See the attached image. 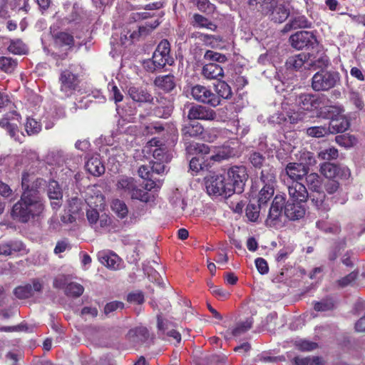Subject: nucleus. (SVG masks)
Instances as JSON below:
<instances>
[{
  "label": "nucleus",
  "mask_w": 365,
  "mask_h": 365,
  "mask_svg": "<svg viewBox=\"0 0 365 365\" xmlns=\"http://www.w3.org/2000/svg\"><path fill=\"white\" fill-rule=\"evenodd\" d=\"M25 249L24 245L19 240H11L0 244V255L8 256Z\"/></svg>",
  "instance_id": "25"
},
{
  "label": "nucleus",
  "mask_w": 365,
  "mask_h": 365,
  "mask_svg": "<svg viewBox=\"0 0 365 365\" xmlns=\"http://www.w3.org/2000/svg\"><path fill=\"white\" fill-rule=\"evenodd\" d=\"M130 196L132 199L139 200L142 202H148L150 199V195L144 189L138 188V185L134 186Z\"/></svg>",
  "instance_id": "55"
},
{
  "label": "nucleus",
  "mask_w": 365,
  "mask_h": 365,
  "mask_svg": "<svg viewBox=\"0 0 365 365\" xmlns=\"http://www.w3.org/2000/svg\"><path fill=\"white\" fill-rule=\"evenodd\" d=\"M65 116V110L64 108L57 104L54 103L53 105H51L49 107V110L46 109V115L44 118L48 120V122L46 123L45 128L46 129H50L53 127V123L51 121V119H58L61 118H63Z\"/></svg>",
  "instance_id": "24"
},
{
  "label": "nucleus",
  "mask_w": 365,
  "mask_h": 365,
  "mask_svg": "<svg viewBox=\"0 0 365 365\" xmlns=\"http://www.w3.org/2000/svg\"><path fill=\"white\" fill-rule=\"evenodd\" d=\"M202 74L208 80L218 79L219 78L223 77L224 71L220 65L210 63L203 66Z\"/></svg>",
  "instance_id": "26"
},
{
  "label": "nucleus",
  "mask_w": 365,
  "mask_h": 365,
  "mask_svg": "<svg viewBox=\"0 0 365 365\" xmlns=\"http://www.w3.org/2000/svg\"><path fill=\"white\" fill-rule=\"evenodd\" d=\"M81 70L79 65H71L68 69L61 73L59 78L60 90L65 97L71 96L76 91L79 83L78 76Z\"/></svg>",
  "instance_id": "7"
},
{
  "label": "nucleus",
  "mask_w": 365,
  "mask_h": 365,
  "mask_svg": "<svg viewBox=\"0 0 365 365\" xmlns=\"http://www.w3.org/2000/svg\"><path fill=\"white\" fill-rule=\"evenodd\" d=\"M289 199L288 201L296 202H304L309 194L306 187L299 182H291L287 184Z\"/></svg>",
  "instance_id": "15"
},
{
  "label": "nucleus",
  "mask_w": 365,
  "mask_h": 365,
  "mask_svg": "<svg viewBox=\"0 0 365 365\" xmlns=\"http://www.w3.org/2000/svg\"><path fill=\"white\" fill-rule=\"evenodd\" d=\"M359 276V271L354 270L346 275L344 277H341L339 280H337L336 283L339 287L344 288L349 285H352L354 281L357 279Z\"/></svg>",
  "instance_id": "53"
},
{
  "label": "nucleus",
  "mask_w": 365,
  "mask_h": 365,
  "mask_svg": "<svg viewBox=\"0 0 365 365\" xmlns=\"http://www.w3.org/2000/svg\"><path fill=\"white\" fill-rule=\"evenodd\" d=\"M308 189L312 192H319V177L317 173H312L306 178Z\"/></svg>",
  "instance_id": "50"
},
{
  "label": "nucleus",
  "mask_w": 365,
  "mask_h": 365,
  "mask_svg": "<svg viewBox=\"0 0 365 365\" xmlns=\"http://www.w3.org/2000/svg\"><path fill=\"white\" fill-rule=\"evenodd\" d=\"M339 79V73L336 71L321 74V90L326 91L334 87Z\"/></svg>",
  "instance_id": "30"
},
{
  "label": "nucleus",
  "mask_w": 365,
  "mask_h": 365,
  "mask_svg": "<svg viewBox=\"0 0 365 365\" xmlns=\"http://www.w3.org/2000/svg\"><path fill=\"white\" fill-rule=\"evenodd\" d=\"M34 327L28 326L26 324L23 322L16 326H2L0 327V331L4 332H32Z\"/></svg>",
  "instance_id": "45"
},
{
  "label": "nucleus",
  "mask_w": 365,
  "mask_h": 365,
  "mask_svg": "<svg viewBox=\"0 0 365 365\" xmlns=\"http://www.w3.org/2000/svg\"><path fill=\"white\" fill-rule=\"evenodd\" d=\"M274 192L273 185H263V187L259 192L258 203L264 205V207L267 209V203L272 197Z\"/></svg>",
  "instance_id": "36"
},
{
  "label": "nucleus",
  "mask_w": 365,
  "mask_h": 365,
  "mask_svg": "<svg viewBox=\"0 0 365 365\" xmlns=\"http://www.w3.org/2000/svg\"><path fill=\"white\" fill-rule=\"evenodd\" d=\"M87 219L89 222V223L94 226L96 229L98 228V220L100 217L99 213L98 211L95 209H90L87 210L86 213Z\"/></svg>",
  "instance_id": "61"
},
{
  "label": "nucleus",
  "mask_w": 365,
  "mask_h": 365,
  "mask_svg": "<svg viewBox=\"0 0 365 365\" xmlns=\"http://www.w3.org/2000/svg\"><path fill=\"white\" fill-rule=\"evenodd\" d=\"M83 292L84 287L81 284L73 282H70L65 288V294L71 297H78Z\"/></svg>",
  "instance_id": "41"
},
{
  "label": "nucleus",
  "mask_w": 365,
  "mask_h": 365,
  "mask_svg": "<svg viewBox=\"0 0 365 365\" xmlns=\"http://www.w3.org/2000/svg\"><path fill=\"white\" fill-rule=\"evenodd\" d=\"M303 202L287 201L285 204V197L282 195H277L269 208L265 220L267 226L279 227L282 225V210L284 208V215L290 220H297L304 217L305 209Z\"/></svg>",
  "instance_id": "3"
},
{
  "label": "nucleus",
  "mask_w": 365,
  "mask_h": 365,
  "mask_svg": "<svg viewBox=\"0 0 365 365\" xmlns=\"http://www.w3.org/2000/svg\"><path fill=\"white\" fill-rule=\"evenodd\" d=\"M250 161L255 168H261L264 161V158L258 152L252 153L250 156Z\"/></svg>",
  "instance_id": "62"
},
{
  "label": "nucleus",
  "mask_w": 365,
  "mask_h": 365,
  "mask_svg": "<svg viewBox=\"0 0 365 365\" xmlns=\"http://www.w3.org/2000/svg\"><path fill=\"white\" fill-rule=\"evenodd\" d=\"M24 127L29 135L38 134L41 130L40 123L31 118H27Z\"/></svg>",
  "instance_id": "49"
},
{
  "label": "nucleus",
  "mask_w": 365,
  "mask_h": 365,
  "mask_svg": "<svg viewBox=\"0 0 365 365\" xmlns=\"http://www.w3.org/2000/svg\"><path fill=\"white\" fill-rule=\"evenodd\" d=\"M204 128L199 123H188L182 128V135L185 140L197 138L203 133Z\"/></svg>",
  "instance_id": "29"
},
{
  "label": "nucleus",
  "mask_w": 365,
  "mask_h": 365,
  "mask_svg": "<svg viewBox=\"0 0 365 365\" xmlns=\"http://www.w3.org/2000/svg\"><path fill=\"white\" fill-rule=\"evenodd\" d=\"M98 261L104 266L113 270L120 268L121 259L115 253L109 251H100L98 253Z\"/></svg>",
  "instance_id": "18"
},
{
  "label": "nucleus",
  "mask_w": 365,
  "mask_h": 365,
  "mask_svg": "<svg viewBox=\"0 0 365 365\" xmlns=\"http://www.w3.org/2000/svg\"><path fill=\"white\" fill-rule=\"evenodd\" d=\"M111 207L113 211L121 219L127 217L128 210L123 201L118 199L113 200Z\"/></svg>",
  "instance_id": "44"
},
{
  "label": "nucleus",
  "mask_w": 365,
  "mask_h": 365,
  "mask_svg": "<svg viewBox=\"0 0 365 365\" xmlns=\"http://www.w3.org/2000/svg\"><path fill=\"white\" fill-rule=\"evenodd\" d=\"M170 45L168 41L162 40L158 45L151 58L143 62V68L150 73L161 71L167 65H173L174 59L170 55Z\"/></svg>",
  "instance_id": "5"
},
{
  "label": "nucleus",
  "mask_w": 365,
  "mask_h": 365,
  "mask_svg": "<svg viewBox=\"0 0 365 365\" xmlns=\"http://www.w3.org/2000/svg\"><path fill=\"white\" fill-rule=\"evenodd\" d=\"M0 126L6 128L9 132L11 138H14L15 140L19 142L22 141L23 133H19V130L16 125L11 123L9 121L8 118H4L0 120Z\"/></svg>",
  "instance_id": "32"
},
{
  "label": "nucleus",
  "mask_w": 365,
  "mask_h": 365,
  "mask_svg": "<svg viewBox=\"0 0 365 365\" xmlns=\"http://www.w3.org/2000/svg\"><path fill=\"white\" fill-rule=\"evenodd\" d=\"M194 24L193 26L195 27L198 28H205L210 29L211 31H215L217 28V26L208 20L205 16L200 14H195L193 16Z\"/></svg>",
  "instance_id": "40"
},
{
  "label": "nucleus",
  "mask_w": 365,
  "mask_h": 365,
  "mask_svg": "<svg viewBox=\"0 0 365 365\" xmlns=\"http://www.w3.org/2000/svg\"><path fill=\"white\" fill-rule=\"evenodd\" d=\"M266 210L264 205L250 202L246 207L245 215L250 221L256 222L260 215H264Z\"/></svg>",
  "instance_id": "28"
},
{
  "label": "nucleus",
  "mask_w": 365,
  "mask_h": 365,
  "mask_svg": "<svg viewBox=\"0 0 365 365\" xmlns=\"http://www.w3.org/2000/svg\"><path fill=\"white\" fill-rule=\"evenodd\" d=\"M70 283L69 279L67 276L59 275L54 279L53 287L56 289H63L65 290L67 284Z\"/></svg>",
  "instance_id": "63"
},
{
  "label": "nucleus",
  "mask_w": 365,
  "mask_h": 365,
  "mask_svg": "<svg viewBox=\"0 0 365 365\" xmlns=\"http://www.w3.org/2000/svg\"><path fill=\"white\" fill-rule=\"evenodd\" d=\"M294 347L300 351H312L318 348L317 342L307 339H298L294 342Z\"/></svg>",
  "instance_id": "42"
},
{
  "label": "nucleus",
  "mask_w": 365,
  "mask_h": 365,
  "mask_svg": "<svg viewBox=\"0 0 365 365\" xmlns=\"http://www.w3.org/2000/svg\"><path fill=\"white\" fill-rule=\"evenodd\" d=\"M300 163L307 166L313 165L317 163L314 154L309 151H304L301 153L299 158Z\"/></svg>",
  "instance_id": "58"
},
{
  "label": "nucleus",
  "mask_w": 365,
  "mask_h": 365,
  "mask_svg": "<svg viewBox=\"0 0 365 365\" xmlns=\"http://www.w3.org/2000/svg\"><path fill=\"white\" fill-rule=\"evenodd\" d=\"M319 107V98L314 95L304 93L299 96H291L282 103V110L274 114L272 121L278 124L284 122L297 123L304 118L302 110H317L318 116V108Z\"/></svg>",
  "instance_id": "2"
},
{
  "label": "nucleus",
  "mask_w": 365,
  "mask_h": 365,
  "mask_svg": "<svg viewBox=\"0 0 365 365\" xmlns=\"http://www.w3.org/2000/svg\"><path fill=\"white\" fill-rule=\"evenodd\" d=\"M228 184L233 188V193H241L247 178L246 168L244 166H233L230 168L226 174Z\"/></svg>",
  "instance_id": "8"
},
{
  "label": "nucleus",
  "mask_w": 365,
  "mask_h": 365,
  "mask_svg": "<svg viewBox=\"0 0 365 365\" xmlns=\"http://www.w3.org/2000/svg\"><path fill=\"white\" fill-rule=\"evenodd\" d=\"M338 173V168L334 163H324L321 165V174H322L327 180L333 179Z\"/></svg>",
  "instance_id": "47"
},
{
  "label": "nucleus",
  "mask_w": 365,
  "mask_h": 365,
  "mask_svg": "<svg viewBox=\"0 0 365 365\" xmlns=\"http://www.w3.org/2000/svg\"><path fill=\"white\" fill-rule=\"evenodd\" d=\"M17 63L11 58L0 57V70L6 73H11L16 68Z\"/></svg>",
  "instance_id": "52"
},
{
  "label": "nucleus",
  "mask_w": 365,
  "mask_h": 365,
  "mask_svg": "<svg viewBox=\"0 0 365 365\" xmlns=\"http://www.w3.org/2000/svg\"><path fill=\"white\" fill-rule=\"evenodd\" d=\"M190 94L195 101L202 103L208 104L212 107H216L220 103L219 96L204 86L195 85L192 86Z\"/></svg>",
  "instance_id": "9"
},
{
  "label": "nucleus",
  "mask_w": 365,
  "mask_h": 365,
  "mask_svg": "<svg viewBox=\"0 0 365 365\" xmlns=\"http://www.w3.org/2000/svg\"><path fill=\"white\" fill-rule=\"evenodd\" d=\"M157 327L159 338L173 341L175 344L180 343L181 334L171 321H158Z\"/></svg>",
  "instance_id": "10"
},
{
  "label": "nucleus",
  "mask_w": 365,
  "mask_h": 365,
  "mask_svg": "<svg viewBox=\"0 0 365 365\" xmlns=\"http://www.w3.org/2000/svg\"><path fill=\"white\" fill-rule=\"evenodd\" d=\"M317 63H319V61H317V62L315 61L313 63L311 59L307 58L306 54L300 53L299 55L289 57L286 62V65H287V68H289V69L299 70L304 64L317 68L318 67Z\"/></svg>",
  "instance_id": "20"
},
{
  "label": "nucleus",
  "mask_w": 365,
  "mask_h": 365,
  "mask_svg": "<svg viewBox=\"0 0 365 365\" xmlns=\"http://www.w3.org/2000/svg\"><path fill=\"white\" fill-rule=\"evenodd\" d=\"M344 108L340 106H329L321 108V118L328 120L321 125V136L324 134L343 133L349 128V120L344 115Z\"/></svg>",
  "instance_id": "4"
},
{
  "label": "nucleus",
  "mask_w": 365,
  "mask_h": 365,
  "mask_svg": "<svg viewBox=\"0 0 365 365\" xmlns=\"http://www.w3.org/2000/svg\"><path fill=\"white\" fill-rule=\"evenodd\" d=\"M135 185L136 182L133 178L123 176L118 180L116 186L118 190H122L124 193L130 195Z\"/></svg>",
  "instance_id": "34"
},
{
  "label": "nucleus",
  "mask_w": 365,
  "mask_h": 365,
  "mask_svg": "<svg viewBox=\"0 0 365 365\" xmlns=\"http://www.w3.org/2000/svg\"><path fill=\"white\" fill-rule=\"evenodd\" d=\"M31 178L34 177L29 174H23L21 186L24 192L11 211L13 220L21 223H27L30 220L39 218L45 210L44 203L37 190V187L41 185L42 180H36L31 185Z\"/></svg>",
  "instance_id": "1"
},
{
  "label": "nucleus",
  "mask_w": 365,
  "mask_h": 365,
  "mask_svg": "<svg viewBox=\"0 0 365 365\" xmlns=\"http://www.w3.org/2000/svg\"><path fill=\"white\" fill-rule=\"evenodd\" d=\"M48 196L51 200H61L63 197V192L58 182L51 180L49 182L47 190Z\"/></svg>",
  "instance_id": "38"
},
{
  "label": "nucleus",
  "mask_w": 365,
  "mask_h": 365,
  "mask_svg": "<svg viewBox=\"0 0 365 365\" xmlns=\"http://www.w3.org/2000/svg\"><path fill=\"white\" fill-rule=\"evenodd\" d=\"M252 327L251 321H244L237 323L235 327L227 330V332L234 337H238L246 333Z\"/></svg>",
  "instance_id": "35"
},
{
  "label": "nucleus",
  "mask_w": 365,
  "mask_h": 365,
  "mask_svg": "<svg viewBox=\"0 0 365 365\" xmlns=\"http://www.w3.org/2000/svg\"><path fill=\"white\" fill-rule=\"evenodd\" d=\"M204 59L206 61L224 63L227 61V57L220 53L208 50L204 55Z\"/></svg>",
  "instance_id": "57"
},
{
  "label": "nucleus",
  "mask_w": 365,
  "mask_h": 365,
  "mask_svg": "<svg viewBox=\"0 0 365 365\" xmlns=\"http://www.w3.org/2000/svg\"><path fill=\"white\" fill-rule=\"evenodd\" d=\"M192 37L199 39L203 43V44L212 48H219L222 47V39L220 36L195 32L192 34Z\"/></svg>",
  "instance_id": "22"
},
{
  "label": "nucleus",
  "mask_w": 365,
  "mask_h": 365,
  "mask_svg": "<svg viewBox=\"0 0 365 365\" xmlns=\"http://www.w3.org/2000/svg\"><path fill=\"white\" fill-rule=\"evenodd\" d=\"M308 170V167L302 163H289L286 165L284 170L282 172L281 176H287L292 182H299L307 175Z\"/></svg>",
  "instance_id": "13"
},
{
  "label": "nucleus",
  "mask_w": 365,
  "mask_h": 365,
  "mask_svg": "<svg viewBox=\"0 0 365 365\" xmlns=\"http://www.w3.org/2000/svg\"><path fill=\"white\" fill-rule=\"evenodd\" d=\"M354 138L351 135H339L335 137V141L341 146L346 148L352 145V140Z\"/></svg>",
  "instance_id": "64"
},
{
  "label": "nucleus",
  "mask_w": 365,
  "mask_h": 365,
  "mask_svg": "<svg viewBox=\"0 0 365 365\" xmlns=\"http://www.w3.org/2000/svg\"><path fill=\"white\" fill-rule=\"evenodd\" d=\"M235 155L233 149L230 147H222L220 148L215 154L209 158L214 161H221L227 159Z\"/></svg>",
  "instance_id": "46"
},
{
  "label": "nucleus",
  "mask_w": 365,
  "mask_h": 365,
  "mask_svg": "<svg viewBox=\"0 0 365 365\" xmlns=\"http://www.w3.org/2000/svg\"><path fill=\"white\" fill-rule=\"evenodd\" d=\"M128 94L133 101L138 103H153V97L146 88L140 86H130L128 88Z\"/></svg>",
  "instance_id": "17"
},
{
  "label": "nucleus",
  "mask_w": 365,
  "mask_h": 365,
  "mask_svg": "<svg viewBox=\"0 0 365 365\" xmlns=\"http://www.w3.org/2000/svg\"><path fill=\"white\" fill-rule=\"evenodd\" d=\"M127 300L130 304H140L144 302V295L141 292H134L128 294Z\"/></svg>",
  "instance_id": "60"
},
{
  "label": "nucleus",
  "mask_w": 365,
  "mask_h": 365,
  "mask_svg": "<svg viewBox=\"0 0 365 365\" xmlns=\"http://www.w3.org/2000/svg\"><path fill=\"white\" fill-rule=\"evenodd\" d=\"M124 308V304L120 301H113L108 302L106 304L104 307V313L107 317H110V314L118 311L122 310Z\"/></svg>",
  "instance_id": "56"
},
{
  "label": "nucleus",
  "mask_w": 365,
  "mask_h": 365,
  "mask_svg": "<svg viewBox=\"0 0 365 365\" xmlns=\"http://www.w3.org/2000/svg\"><path fill=\"white\" fill-rule=\"evenodd\" d=\"M54 44L58 48L67 47L66 49H70L74 44V39L66 32H59L54 36Z\"/></svg>",
  "instance_id": "31"
},
{
  "label": "nucleus",
  "mask_w": 365,
  "mask_h": 365,
  "mask_svg": "<svg viewBox=\"0 0 365 365\" xmlns=\"http://www.w3.org/2000/svg\"><path fill=\"white\" fill-rule=\"evenodd\" d=\"M154 84L159 89L170 92L175 87V77L170 74L159 76L155 78Z\"/></svg>",
  "instance_id": "27"
},
{
  "label": "nucleus",
  "mask_w": 365,
  "mask_h": 365,
  "mask_svg": "<svg viewBox=\"0 0 365 365\" xmlns=\"http://www.w3.org/2000/svg\"><path fill=\"white\" fill-rule=\"evenodd\" d=\"M349 99L351 102L359 110H362L364 106L361 96L356 91L349 93Z\"/></svg>",
  "instance_id": "59"
},
{
  "label": "nucleus",
  "mask_w": 365,
  "mask_h": 365,
  "mask_svg": "<svg viewBox=\"0 0 365 365\" xmlns=\"http://www.w3.org/2000/svg\"><path fill=\"white\" fill-rule=\"evenodd\" d=\"M216 91L217 94V96H219L220 98H225L228 99L232 96V90L230 86L225 81H220L217 83V84L215 86Z\"/></svg>",
  "instance_id": "51"
},
{
  "label": "nucleus",
  "mask_w": 365,
  "mask_h": 365,
  "mask_svg": "<svg viewBox=\"0 0 365 365\" xmlns=\"http://www.w3.org/2000/svg\"><path fill=\"white\" fill-rule=\"evenodd\" d=\"M289 14V4L277 2L276 4L273 6L269 13L264 14L268 15L271 21L281 24L288 18Z\"/></svg>",
  "instance_id": "16"
},
{
  "label": "nucleus",
  "mask_w": 365,
  "mask_h": 365,
  "mask_svg": "<svg viewBox=\"0 0 365 365\" xmlns=\"http://www.w3.org/2000/svg\"><path fill=\"white\" fill-rule=\"evenodd\" d=\"M151 151L153 152L154 160L156 161H162L163 163H168L173 158L172 153L167 150L165 146L156 148Z\"/></svg>",
  "instance_id": "37"
},
{
  "label": "nucleus",
  "mask_w": 365,
  "mask_h": 365,
  "mask_svg": "<svg viewBox=\"0 0 365 365\" xmlns=\"http://www.w3.org/2000/svg\"><path fill=\"white\" fill-rule=\"evenodd\" d=\"M31 284L19 286L14 290V295L20 299L32 297L35 292L40 293L43 289V282L39 279H34Z\"/></svg>",
  "instance_id": "14"
},
{
  "label": "nucleus",
  "mask_w": 365,
  "mask_h": 365,
  "mask_svg": "<svg viewBox=\"0 0 365 365\" xmlns=\"http://www.w3.org/2000/svg\"><path fill=\"white\" fill-rule=\"evenodd\" d=\"M86 170L93 176H100L105 173V167L98 155L89 158L86 163Z\"/></svg>",
  "instance_id": "23"
},
{
  "label": "nucleus",
  "mask_w": 365,
  "mask_h": 365,
  "mask_svg": "<svg viewBox=\"0 0 365 365\" xmlns=\"http://www.w3.org/2000/svg\"><path fill=\"white\" fill-rule=\"evenodd\" d=\"M205 187L209 195L215 197H230L232 195L233 188L228 184L226 176L224 175H213L205 180Z\"/></svg>",
  "instance_id": "6"
},
{
  "label": "nucleus",
  "mask_w": 365,
  "mask_h": 365,
  "mask_svg": "<svg viewBox=\"0 0 365 365\" xmlns=\"http://www.w3.org/2000/svg\"><path fill=\"white\" fill-rule=\"evenodd\" d=\"M190 154L206 155L210 153V148L203 143H192L186 148Z\"/></svg>",
  "instance_id": "48"
},
{
  "label": "nucleus",
  "mask_w": 365,
  "mask_h": 365,
  "mask_svg": "<svg viewBox=\"0 0 365 365\" xmlns=\"http://www.w3.org/2000/svg\"><path fill=\"white\" fill-rule=\"evenodd\" d=\"M160 22L158 20H155L153 22H146L144 26H140L138 27V32L134 31L130 34L129 37L131 41H133L138 38L140 36H145L157 26H158Z\"/></svg>",
  "instance_id": "33"
},
{
  "label": "nucleus",
  "mask_w": 365,
  "mask_h": 365,
  "mask_svg": "<svg viewBox=\"0 0 365 365\" xmlns=\"http://www.w3.org/2000/svg\"><path fill=\"white\" fill-rule=\"evenodd\" d=\"M294 365H319V356L299 357L295 356L293 359Z\"/></svg>",
  "instance_id": "54"
},
{
  "label": "nucleus",
  "mask_w": 365,
  "mask_h": 365,
  "mask_svg": "<svg viewBox=\"0 0 365 365\" xmlns=\"http://www.w3.org/2000/svg\"><path fill=\"white\" fill-rule=\"evenodd\" d=\"M8 50L14 54L22 55L26 53L27 47L21 39H14L11 41Z\"/></svg>",
  "instance_id": "43"
},
{
  "label": "nucleus",
  "mask_w": 365,
  "mask_h": 365,
  "mask_svg": "<svg viewBox=\"0 0 365 365\" xmlns=\"http://www.w3.org/2000/svg\"><path fill=\"white\" fill-rule=\"evenodd\" d=\"M126 337L129 341L137 344L144 343L150 338L153 339V336H150L148 329L145 327H139L130 329L126 334Z\"/></svg>",
  "instance_id": "19"
},
{
  "label": "nucleus",
  "mask_w": 365,
  "mask_h": 365,
  "mask_svg": "<svg viewBox=\"0 0 365 365\" xmlns=\"http://www.w3.org/2000/svg\"><path fill=\"white\" fill-rule=\"evenodd\" d=\"M311 22L303 15H292L287 24H285L282 29V32H288L292 29L309 28Z\"/></svg>",
  "instance_id": "21"
},
{
  "label": "nucleus",
  "mask_w": 365,
  "mask_h": 365,
  "mask_svg": "<svg viewBox=\"0 0 365 365\" xmlns=\"http://www.w3.org/2000/svg\"><path fill=\"white\" fill-rule=\"evenodd\" d=\"M292 46L297 50H301L307 46H312L317 43L316 35L311 31H302L296 32L289 38Z\"/></svg>",
  "instance_id": "12"
},
{
  "label": "nucleus",
  "mask_w": 365,
  "mask_h": 365,
  "mask_svg": "<svg viewBox=\"0 0 365 365\" xmlns=\"http://www.w3.org/2000/svg\"><path fill=\"white\" fill-rule=\"evenodd\" d=\"M260 181L264 185H273L275 182V170L272 167H264L261 171Z\"/></svg>",
  "instance_id": "39"
},
{
  "label": "nucleus",
  "mask_w": 365,
  "mask_h": 365,
  "mask_svg": "<svg viewBox=\"0 0 365 365\" xmlns=\"http://www.w3.org/2000/svg\"><path fill=\"white\" fill-rule=\"evenodd\" d=\"M187 108V118L190 120H212L216 118L215 112L210 108L187 103L184 109Z\"/></svg>",
  "instance_id": "11"
}]
</instances>
